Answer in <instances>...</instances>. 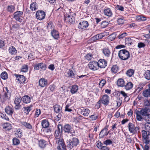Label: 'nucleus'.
Listing matches in <instances>:
<instances>
[{"label":"nucleus","instance_id":"39","mask_svg":"<svg viewBox=\"0 0 150 150\" xmlns=\"http://www.w3.org/2000/svg\"><path fill=\"white\" fill-rule=\"evenodd\" d=\"M15 9V7L14 6L10 5L8 6L7 10L8 12L12 13L14 11Z\"/></svg>","mask_w":150,"mask_h":150},{"label":"nucleus","instance_id":"8","mask_svg":"<svg viewBox=\"0 0 150 150\" xmlns=\"http://www.w3.org/2000/svg\"><path fill=\"white\" fill-rule=\"evenodd\" d=\"M58 142V146L57 147V149L58 150H65L66 149V146L65 145L63 139H58L56 140Z\"/></svg>","mask_w":150,"mask_h":150},{"label":"nucleus","instance_id":"38","mask_svg":"<svg viewBox=\"0 0 150 150\" xmlns=\"http://www.w3.org/2000/svg\"><path fill=\"white\" fill-rule=\"evenodd\" d=\"M78 89V86L76 85H73L72 86L71 90V92L72 94H74L76 92Z\"/></svg>","mask_w":150,"mask_h":150},{"label":"nucleus","instance_id":"14","mask_svg":"<svg viewBox=\"0 0 150 150\" xmlns=\"http://www.w3.org/2000/svg\"><path fill=\"white\" fill-rule=\"evenodd\" d=\"M100 98L102 100V104L105 105H108L109 103L110 98L106 94L103 95Z\"/></svg>","mask_w":150,"mask_h":150},{"label":"nucleus","instance_id":"46","mask_svg":"<svg viewBox=\"0 0 150 150\" xmlns=\"http://www.w3.org/2000/svg\"><path fill=\"white\" fill-rule=\"evenodd\" d=\"M6 92H5L4 93V96L5 98H10L11 94V93L9 92V91L8 90L7 88L6 87Z\"/></svg>","mask_w":150,"mask_h":150},{"label":"nucleus","instance_id":"51","mask_svg":"<svg viewBox=\"0 0 150 150\" xmlns=\"http://www.w3.org/2000/svg\"><path fill=\"white\" fill-rule=\"evenodd\" d=\"M98 115L94 114L90 115L89 117L91 120L94 121L96 120L98 118Z\"/></svg>","mask_w":150,"mask_h":150},{"label":"nucleus","instance_id":"58","mask_svg":"<svg viewBox=\"0 0 150 150\" xmlns=\"http://www.w3.org/2000/svg\"><path fill=\"white\" fill-rule=\"evenodd\" d=\"M28 71V67L27 65H24L22 66L21 69L22 71L24 72H27Z\"/></svg>","mask_w":150,"mask_h":150},{"label":"nucleus","instance_id":"13","mask_svg":"<svg viewBox=\"0 0 150 150\" xmlns=\"http://www.w3.org/2000/svg\"><path fill=\"white\" fill-rule=\"evenodd\" d=\"M88 25V22L86 21H84L79 23L78 28L81 30L82 31L86 30Z\"/></svg>","mask_w":150,"mask_h":150},{"label":"nucleus","instance_id":"17","mask_svg":"<svg viewBox=\"0 0 150 150\" xmlns=\"http://www.w3.org/2000/svg\"><path fill=\"white\" fill-rule=\"evenodd\" d=\"M37 19H44L45 16V13L42 10H39L37 11L36 14Z\"/></svg>","mask_w":150,"mask_h":150},{"label":"nucleus","instance_id":"6","mask_svg":"<svg viewBox=\"0 0 150 150\" xmlns=\"http://www.w3.org/2000/svg\"><path fill=\"white\" fill-rule=\"evenodd\" d=\"M138 112L143 116H144L146 118L150 119V109L147 108H142L140 111H138Z\"/></svg>","mask_w":150,"mask_h":150},{"label":"nucleus","instance_id":"57","mask_svg":"<svg viewBox=\"0 0 150 150\" xmlns=\"http://www.w3.org/2000/svg\"><path fill=\"white\" fill-rule=\"evenodd\" d=\"M12 28L14 30H16L19 29V25L18 23H17L13 25L12 26Z\"/></svg>","mask_w":150,"mask_h":150},{"label":"nucleus","instance_id":"43","mask_svg":"<svg viewBox=\"0 0 150 150\" xmlns=\"http://www.w3.org/2000/svg\"><path fill=\"white\" fill-rule=\"evenodd\" d=\"M145 78L148 80H150V71L147 70L144 74Z\"/></svg>","mask_w":150,"mask_h":150},{"label":"nucleus","instance_id":"61","mask_svg":"<svg viewBox=\"0 0 150 150\" xmlns=\"http://www.w3.org/2000/svg\"><path fill=\"white\" fill-rule=\"evenodd\" d=\"M85 58L88 60H91L92 58V56L91 54H87L85 56Z\"/></svg>","mask_w":150,"mask_h":150},{"label":"nucleus","instance_id":"53","mask_svg":"<svg viewBox=\"0 0 150 150\" xmlns=\"http://www.w3.org/2000/svg\"><path fill=\"white\" fill-rule=\"evenodd\" d=\"M70 105H69L67 104L65 107V111H67L68 112H71L73 111V110L71 108H69Z\"/></svg>","mask_w":150,"mask_h":150},{"label":"nucleus","instance_id":"54","mask_svg":"<svg viewBox=\"0 0 150 150\" xmlns=\"http://www.w3.org/2000/svg\"><path fill=\"white\" fill-rule=\"evenodd\" d=\"M108 24L109 22L108 21H104L102 22L101 25L103 28H105Z\"/></svg>","mask_w":150,"mask_h":150},{"label":"nucleus","instance_id":"23","mask_svg":"<svg viewBox=\"0 0 150 150\" xmlns=\"http://www.w3.org/2000/svg\"><path fill=\"white\" fill-rule=\"evenodd\" d=\"M23 12L22 11H17L14 14V18L15 19H21L22 17Z\"/></svg>","mask_w":150,"mask_h":150},{"label":"nucleus","instance_id":"3","mask_svg":"<svg viewBox=\"0 0 150 150\" xmlns=\"http://www.w3.org/2000/svg\"><path fill=\"white\" fill-rule=\"evenodd\" d=\"M67 148L69 150L72 149L74 147H76L79 143L78 139L75 137H73L71 140L67 142Z\"/></svg>","mask_w":150,"mask_h":150},{"label":"nucleus","instance_id":"45","mask_svg":"<svg viewBox=\"0 0 150 150\" xmlns=\"http://www.w3.org/2000/svg\"><path fill=\"white\" fill-rule=\"evenodd\" d=\"M1 78L4 80H6L8 78L7 73L6 71L2 72L1 74Z\"/></svg>","mask_w":150,"mask_h":150},{"label":"nucleus","instance_id":"11","mask_svg":"<svg viewBox=\"0 0 150 150\" xmlns=\"http://www.w3.org/2000/svg\"><path fill=\"white\" fill-rule=\"evenodd\" d=\"M34 69L39 70L40 69L43 70L46 69L47 66L46 64L43 62L35 64L34 67Z\"/></svg>","mask_w":150,"mask_h":150},{"label":"nucleus","instance_id":"27","mask_svg":"<svg viewBox=\"0 0 150 150\" xmlns=\"http://www.w3.org/2000/svg\"><path fill=\"white\" fill-rule=\"evenodd\" d=\"M22 100L24 103H28L30 102V98L28 95H25L23 97Z\"/></svg>","mask_w":150,"mask_h":150},{"label":"nucleus","instance_id":"42","mask_svg":"<svg viewBox=\"0 0 150 150\" xmlns=\"http://www.w3.org/2000/svg\"><path fill=\"white\" fill-rule=\"evenodd\" d=\"M22 131L20 129H16V132L15 133L16 136L18 138H20L21 137Z\"/></svg>","mask_w":150,"mask_h":150},{"label":"nucleus","instance_id":"59","mask_svg":"<svg viewBox=\"0 0 150 150\" xmlns=\"http://www.w3.org/2000/svg\"><path fill=\"white\" fill-rule=\"evenodd\" d=\"M150 99H146L144 100V105L145 106H149Z\"/></svg>","mask_w":150,"mask_h":150},{"label":"nucleus","instance_id":"2","mask_svg":"<svg viewBox=\"0 0 150 150\" xmlns=\"http://www.w3.org/2000/svg\"><path fill=\"white\" fill-rule=\"evenodd\" d=\"M118 55L121 60H126L130 57L129 52L125 49L121 50L119 51Z\"/></svg>","mask_w":150,"mask_h":150},{"label":"nucleus","instance_id":"25","mask_svg":"<svg viewBox=\"0 0 150 150\" xmlns=\"http://www.w3.org/2000/svg\"><path fill=\"white\" fill-rule=\"evenodd\" d=\"M3 128L6 131H9L12 129L11 124L9 123H5L3 125Z\"/></svg>","mask_w":150,"mask_h":150},{"label":"nucleus","instance_id":"55","mask_svg":"<svg viewBox=\"0 0 150 150\" xmlns=\"http://www.w3.org/2000/svg\"><path fill=\"white\" fill-rule=\"evenodd\" d=\"M112 143V142L110 139H107L103 142V144L106 145H109Z\"/></svg>","mask_w":150,"mask_h":150},{"label":"nucleus","instance_id":"10","mask_svg":"<svg viewBox=\"0 0 150 150\" xmlns=\"http://www.w3.org/2000/svg\"><path fill=\"white\" fill-rule=\"evenodd\" d=\"M88 65L90 69L93 70H96L99 68L98 62L96 61L90 62Z\"/></svg>","mask_w":150,"mask_h":150},{"label":"nucleus","instance_id":"4","mask_svg":"<svg viewBox=\"0 0 150 150\" xmlns=\"http://www.w3.org/2000/svg\"><path fill=\"white\" fill-rule=\"evenodd\" d=\"M57 129L54 132V136L56 140L61 139V136L62 134V125L58 124L57 125Z\"/></svg>","mask_w":150,"mask_h":150},{"label":"nucleus","instance_id":"7","mask_svg":"<svg viewBox=\"0 0 150 150\" xmlns=\"http://www.w3.org/2000/svg\"><path fill=\"white\" fill-rule=\"evenodd\" d=\"M78 111L80 114L85 117L88 116L90 112L89 109L86 107H82L79 108Z\"/></svg>","mask_w":150,"mask_h":150},{"label":"nucleus","instance_id":"36","mask_svg":"<svg viewBox=\"0 0 150 150\" xmlns=\"http://www.w3.org/2000/svg\"><path fill=\"white\" fill-rule=\"evenodd\" d=\"M33 106L31 105L26 107H24V112L26 115H28L29 112L32 109Z\"/></svg>","mask_w":150,"mask_h":150},{"label":"nucleus","instance_id":"22","mask_svg":"<svg viewBox=\"0 0 150 150\" xmlns=\"http://www.w3.org/2000/svg\"><path fill=\"white\" fill-rule=\"evenodd\" d=\"M21 124L22 125L24 126L26 128L30 129H32V126L29 123L23 121L21 122Z\"/></svg>","mask_w":150,"mask_h":150},{"label":"nucleus","instance_id":"47","mask_svg":"<svg viewBox=\"0 0 150 150\" xmlns=\"http://www.w3.org/2000/svg\"><path fill=\"white\" fill-rule=\"evenodd\" d=\"M83 117L81 115H79L78 117H74V121L76 122H79L80 120H83Z\"/></svg>","mask_w":150,"mask_h":150},{"label":"nucleus","instance_id":"24","mask_svg":"<svg viewBox=\"0 0 150 150\" xmlns=\"http://www.w3.org/2000/svg\"><path fill=\"white\" fill-rule=\"evenodd\" d=\"M52 36L55 39H57L59 37V33L58 31L54 29H53L51 32Z\"/></svg>","mask_w":150,"mask_h":150},{"label":"nucleus","instance_id":"28","mask_svg":"<svg viewBox=\"0 0 150 150\" xmlns=\"http://www.w3.org/2000/svg\"><path fill=\"white\" fill-rule=\"evenodd\" d=\"M74 73L73 71L72 70L70 69L68 70L66 73L65 75L67 77L69 78L74 77Z\"/></svg>","mask_w":150,"mask_h":150},{"label":"nucleus","instance_id":"31","mask_svg":"<svg viewBox=\"0 0 150 150\" xmlns=\"http://www.w3.org/2000/svg\"><path fill=\"white\" fill-rule=\"evenodd\" d=\"M117 84L118 86L120 87H124L125 86V81L122 79H119L117 81Z\"/></svg>","mask_w":150,"mask_h":150},{"label":"nucleus","instance_id":"50","mask_svg":"<svg viewBox=\"0 0 150 150\" xmlns=\"http://www.w3.org/2000/svg\"><path fill=\"white\" fill-rule=\"evenodd\" d=\"M139 114L138 112V111L136 112V119L138 121H142V120L143 117Z\"/></svg>","mask_w":150,"mask_h":150},{"label":"nucleus","instance_id":"9","mask_svg":"<svg viewBox=\"0 0 150 150\" xmlns=\"http://www.w3.org/2000/svg\"><path fill=\"white\" fill-rule=\"evenodd\" d=\"M21 98L16 97L14 99V103L15 104L14 108L16 110L20 109L21 108Z\"/></svg>","mask_w":150,"mask_h":150},{"label":"nucleus","instance_id":"56","mask_svg":"<svg viewBox=\"0 0 150 150\" xmlns=\"http://www.w3.org/2000/svg\"><path fill=\"white\" fill-rule=\"evenodd\" d=\"M146 46V45L142 42H139L138 43L137 47L139 48L144 47Z\"/></svg>","mask_w":150,"mask_h":150},{"label":"nucleus","instance_id":"44","mask_svg":"<svg viewBox=\"0 0 150 150\" xmlns=\"http://www.w3.org/2000/svg\"><path fill=\"white\" fill-rule=\"evenodd\" d=\"M134 70L130 69L127 71L126 74L128 76L130 77L134 74Z\"/></svg>","mask_w":150,"mask_h":150},{"label":"nucleus","instance_id":"63","mask_svg":"<svg viewBox=\"0 0 150 150\" xmlns=\"http://www.w3.org/2000/svg\"><path fill=\"white\" fill-rule=\"evenodd\" d=\"M47 129H46L45 131V132L47 134H50L52 131V129L50 127H47Z\"/></svg>","mask_w":150,"mask_h":150},{"label":"nucleus","instance_id":"62","mask_svg":"<svg viewBox=\"0 0 150 150\" xmlns=\"http://www.w3.org/2000/svg\"><path fill=\"white\" fill-rule=\"evenodd\" d=\"M34 53L33 52H32L30 53L28 56V59H30L33 58L34 57Z\"/></svg>","mask_w":150,"mask_h":150},{"label":"nucleus","instance_id":"33","mask_svg":"<svg viewBox=\"0 0 150 150\" xmlns=\"http://www.w3.org/2000/svg\"><path fill=\"white\" fill-rule=\"evenodd\" d=\"M9 52L12 55H15L17 53V50L13 46H11L9 48Z\"/></svg>","mask_w":150,"mask_h":150},{"label":"nucleus","instance_id":"60","mask_svg":"<svg viewBox=\"0 0 150 150\" xmlns=\"http://www.w3.org/2000/svg\"><path fill=\"white\" fill-rule=\"evenodd\" d=\"M47 28L48 29H52L53 28L52 22H50L47 23Z\"/></svg>","mask_w":150,"mask_h":150},{"label":"nucleus","instance_id":"20","mask_svg":"<svg viewBox=\"0 0 150 150\" xmlns=\"http://www.w3.org/2000/svg\"><path fill=\"white\" fill-rule=\"evenodd\" d=\"M102 52L104 55L109 57L111 54V52L108 48H105L102 49Z\"/></svg>","mask_w":150,"mask_h":150},{"label":"nucleus","instance_id":"12","mask_svg":"<svg viewBox=\"0 0 150 150\" xmlns=\"http://www.w3.org/2000/svg\"><path fill=\"white\" fill-rule=\"evenodd\" d=\"M108 127V125H106L105 127L100 132L99 134V137L100 138H102L108 134L109 132H107Z\"/></svg>","mask_w":150,"mask_h":150},{"label":"nucleus","instance_id":"29","mask_svg":"<svg viewBox=\"0 0 150 150\" xmlns=\"http://www.w3.org/2000/svg\"><path fill=\"white\" fill-rule=\"evenodd\" d=\"M104 13L105 15L108 17L111 16L112 15V13L110 8H107L104 10Z\"/></svg>","mask_w":150,"mask_h":150},{"label":"nucleus","instance_id":"30","mask_svg":"<svg viewBox=\"0 0 150 150\" xmlns=\"http://www.w3.org/2000/svg\"><path fill=\"white\" fill-rule=\"evenodd\" d=\"M142 95L144 97L147 98L150 97V90L147 89L143 91Z\"/></svg>","mask_w":150,"mask_h":150},{"label":"nucleus","instance_id":"48","mask_svg":"<svg viewBox=\"0 0 150 150\" xmlns=\"http://www.w3.org/2000/svg\"><path fill=\"white\" fill-rule=\"evenodd\" d=\"M106 81L104 79L101 80L99 83V86L100 88H102L106 84Z\"/></svg>","mask_w":150,"mask_h":150},{"label":"nucleus","instance_id":"49","mask_svg":"<svg viewBox=\"0 0 150 150\" xmlns=\"http://www.w3.org/2000/svg\"><path fill=\"white\" fill-rule=\"evenodd\" d=\"M13 144L14 145H17L20 144L19 140L16 138H14L13 139Z\"/></svg>","mask_w":150,"mask_h":150},{"label":"nucleus","instance_id":"21","mask_svg":"<svg viewBox=\"0 0 150 150\" xmlns=\"http://www.w3.org/2000/svg\"><path fill=\"white\" fill-rule=\"evenodd\" d=\"M39 83L40 86L41 87H44L47 85V81L44 78H42L39 80Z\"/></svg>","mask_w":150,"mask_h":150},{"label":"nucleus","instance_id":"1","mask_svg":"<svg viewBox=\"0 0 150 150\" xmlns=\"http://www.w3.org/2000/svg\"><path fill=\"white\" fill-rule=\"evenodd\" d=\"M145 130L142 131V141L147 143L150 142V122H147L145 125Z\"/></svg>","mask_w":150,"mask_h":150},{"label":"nucleus","instance_id":"16","mask_svg":"<svg viewBox=\"0 0 150 150\" xmlns=\"http://www.w3.org/2000/svg\"><path fill=\"white\" fill-rule=\"evenodd\" d=\"M99 68H105L107 66V62L105 59H100L98 61Z\"/></svg>","mask_w":150,"mask_h":150},{"label":"nucleus","instance_id":"52","mask_svg":"<svg viewBox=\"0 0 150 150\" xmlns=\"http://www.w3.org/2000/svg\"><path fill=\"white\" fill-rule=\"evenodd\" d=\"M41 113V111L40 109H37L35 111L34 117H38Z\"/></svg>","mask_w":150,"mask_h":150},{"label":"nucleus","instance_id":"34","mask_svg":"<svg viewBox=\"0 0 150 150\" xmlns=\"http://www.w3.org/2000/svg\"><path fill=\"white\" fill-rule=\"evenodd\" d=\"M39 145L41 148H43L45 147L46 142L44 139H40L39 141Z\"/></svg>","mask_w":150,"mask_h":150},{"label":"nucleus","instance_id":"37","mask_svg":"<svg viewBox=\"0 0 150 150\" xmlns=\"http://www.w3.org/2000/svg\"><path fill=\"white\" fill-rule=\"evenodd\" d=\"M133 86V84L131 82L127 83L126 85L125 86V88L126 90H128L132 88Z\"/></svg>","mask_w":150,"mask_h":150},{"label":"nucleus","instance_id":"15","mask_svg":"<svg viewBox=\"0 0 150 150\" xmlns=\"http://www.w3.org/2000/svg\"><path fill=\"white\" fill-rule=\"evenodd\" d=\"M63 131L65 133H72L73 128L71 125L68 124L65 125L62 127Z\"/></svg>","mask_w":150,"mask_h":150},{"label":"nucleus","instance_id":"41","mask_svg":"<svg viewBox=\"0 0 150 150\" xmlns=\"http://www.w3.org/2000/svg\"><path fill=\"white\" fill-rule=\"evenodd\" d=\"M37 4L36 3H33L30 4V8L32 11H35L38 8Z\"/></svg>","mask_w":150,"mask_h":150},{"label":"nucleus","instance_id":"19","mask_svg":"<svg viewBox=\"0 0 150 150\" xmlns=\"http://www.w3.org/2000/svg\"><path fill=\"white\" fill-rule=\"evenodd\" d=\"M5 111L8 115L12 116L14 112V110L12 107L8 105L6 107Z\"/></svg>","mask_w":150,"mask_h":150},{"label":"nucleus","instance_id":"18","mask_svg":"<svg viewBox=\"0 0 150 150\" xmlns=\"http://www.w3.org/2000/svg\"><path fill=\"white\" fill-rule=\"evenodd\" d=\"M15 76L16 77L17 80L19 81L20 84L24 83L25 82V79L23 75L15 74Z\"/></svg>","mask_w":150,"mask_h":150},{"label":"nucleus","instance_id":"35","mask_svg":"<svg viewBox=\"0 0 150 150\" xmlns=\"http://www.w3.org/2000/svg\"><path fill=\"white\" fill-rule=\"evenodd\" d=\"M119 70V67L117 65H114L111 68V72L114 74L117 73Z\"/></svg>","mask_w":150,"mask_h":150},{"label":"nucleus","instance_id":"26","mask_svg":"<svg viewBox=\"0 0 150 150\" xmlns=\"http://www.w3.org/2000/svg\"><path fill=\"white\" fill-rule=\"evenodd\" d=\"M103 37L101 33L98 34L93 37L91 38V40L93 41H95L96 40L102 39Z\"/></svg>","mask_w":150,"mask_h":150},{"label":"nucleus","instance_id":"64","mask_svg":"<svg viewBox=\"0 0 150 150\" xmlns=\"http://www.w3.org/2000/svg\"><path fill=\"white\" fill-rule=\"evenodd\" d=\"M5 46L4 41L1 40H0V48H2Z\"/></svg>","mask_w":150,"mask_h":150},{"label":"nucleus","instance_id":"5","mask_svg":"<svg viewBox=\"0 0 150 150\" xmlns=\"http://www.w3.org/2000/svg\"><path fill=\"white\" fill-rule=\"evenodd\" d=\"M128 127L130 132L133 134H136L138 131V132H139V127L136 126L133 123L129 122L128 125Z\"/></svg>","mask_w":150,"mask_h":150},{"label":"nucleus","instance_id":"40","mask_svg":"<svg viewBox=\"0 0 150 150\" xmlns=\"http://www.w3.org/2000/svg\"><path fill=\"white\" fill-rule=\"evenodd\" d=\"M54 110L56 113H60L61 112V108L60 106L58 105H56L54 107Z\"/></svg>","mask_w":150,"mask_h":150},{"label":"nucleus","instance_id":"32","mask_svg":"<svg viewBox=\"0 0 150 150\" xmlns=\"http://www.w3.org/2000/svg\"><path fill=\"white\" fill-rule=\"evenodd\" d=\"M49 122L48 120H44L42 121V125L44 128H47L49 127Z\"/></svg>","mask_w":150,"mask_h":150}]
</instances>
